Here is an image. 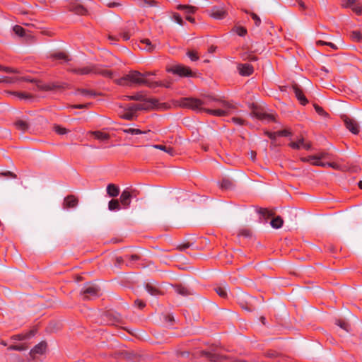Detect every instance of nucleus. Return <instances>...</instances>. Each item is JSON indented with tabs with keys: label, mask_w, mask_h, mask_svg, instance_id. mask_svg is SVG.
Masks as SVG:
<instances>
[{
	"label": "nucleus",
	"mask_w": 362,
	"mask_h": 362,
	"mask_svg": "<svg viewBox=\"0 0 362 362\" xmlns=\"http://www.w3.org/2000/svg\"><path fill=\"white\" fill-rule=\"evenodd\" d=\"M1 175L5 177H10L11 178H16L17 175L11 171H6L4 173H2Z\"/></svg>",
	"instance_id": "nucleus-58"
},
{
	"label": "nucleus",
	"mask_w": 362,
	"mask_h": 362,
	"mask_svg": "<svg viewBox=\"0 0 362 362\" xmlns=\"http://www.w3.org/2000/svg\"><path fill=\"white\" fill-rule=\"evenodd\" d=\"M346 127L354 134H358L359 133V125L358 122L346 115L342 117Z\"/></svg>",
	"instance_id": "nucleus-6"
},
{
	"label": "nucleus",
	"mask_w": 362,
	"mask_h": 362,
	"mask_svg": "<svg viewBox=\"0 0 362 362\" xmlns=\"http://www.w3.org/2000/svg\"><path fill=\"white\" fill-rule=\"evenodd\" d=\"M152 146L154 148L166 152L167 153H168L170 156H174L175 153L174 148L170 147V146H164V145H159V144L153 145Z\"/></svg>",
	"instance_id": "nucleus-24"
},
{
	"label": "nucleus",
	"mask_w": 362,
	"mask_h": 362,
	"mask_svg": "<svg viewBox=\"0 0 362 362\" xmlns=\"http://www.w3.org/2000/svg\"><path fill=\"white\" fill-rule=\"evenodd\" d=\"M235 33L241 37L245 36L247 34V29L243 26H238L235 28Z\"/></svg>",
	"instance_id": "nucleus-44"
},
{
	"label": "nucleus",
	"mask_w": 362,
	"mask_h": 362,
	"mask_svg": "<svg viewBox=\"0 0 362 362\" xmlns=\"http://www.w3.org/2000/svg\"><path fill=\"white\" fill-rule=\"evenodd\" d=\"M145 288L148 293H149L152 296H158L160 295L162 293L160 291V289L154 284L151 283H147L145 285Z\"/></svg>",
	"instance_id": "nucleus-19"
},
{
	"label": "nucleus",
	"mask_w": 362,
	"mask_h": 362,
	"mask_svg": "<svg viewBox=\"0 0 362 362\" xmlns=\"http://www.w3.org/2000/svg\"><path fill=\"white\" fill-rule=\"evenodd\" d=\"M117 83L120 86L143 85L146 84L147 81L144 78V75L141 72L130 71L129 74L119 78L117 81Z\"/></svg>",
	"instance_id": "nucleus-3"
},
{
	"label": "nucleus",
	"mask_w": 362,
	"mask_h": 362,
	"mask_svg": "<svg viewBox=\"0 0 362 362\" xmlns=\"http://www.w3.org/2000/svg\"><path fill=\"white\" fill-rule=\"evenodd\" d=\"M91 105H92L91 103H88L86 104L74 105L72 106V107L76 108V109H83V108H88Z\"/></svg>",
	"instance_id": "nucleus-53"
},
{
	"label": "nucleus",
	"mask_w": 362,
	"mask_h": 362,
	"mask_svg": "<svg viewBox=\"0 0 362 362\" xmlns=\"http://www.w3.org/2000/svg\"><path fill=\"white\" fill-rule=\"evenodd\" d=\"M232 120L233 122L239 125H243L245 124V121L239 117H233Z\"/></svg>",
	"instance_id": "nucleus-59"
},
{
	"label": "nucleus",
	"mask_w": 362,
	"mask_h": 362,
	"mask_svg": "<svg viewBox=\"0 0 362 362\" xmlns=\"http://www.w3.org/2000/svg\"><path fill=\"white\" fill-rule=\"evenodd\" d=\"M232 185V182L228 180H223L221 182V187L223 189H229Z\"/></svg>",
	"instance_id": "nucleus-46"
},
{
	"label": "nucleus",
	"mask_w": 362,
	"mask_h": 362,
	"mask_svg": "<svg viewBox=\"0 0 362 362\" xmlns=\"http://www.w3.org/2000/svg\"><path fill=\"white\" fill-rule=\"evenodd\" d=\"M127 98L131 100L142 101L144 103H145L146 101H147L148 100V99H146L145 96L143 94L139 93H138L135 95H133L127 96Z\"/></svg>",
	"instance_id": "nucleus-33"
},
{
	"label": "nucleus",
	"mask_w": 362,
	"mask_h": 362,
	"mask_svg": "<svg viewBox=\"0 0 362 362\" xmlns=\"http://www.w3.org/2000/svg\"><path fill=\"white\" fill-rule=\"evenodd\" d=\"M315 159H316V156H309L308 158H302V160L303 162H313V161H315Z\"/></svg>",
	"instance_id": "nucleus-61"
},
{
	"label": "nucleus",
	"mask_w": 362,
	"mask_h": 362,
	"mask_svg": "<svg viewBox=\"0 0 362 362\" xmlns=\"http://www.w3.org/2000/svg\"><path fill=\"white\" fill-rule=\"evenodd\" d=\"M134 304L136 306H137L140 309H143L146 306V303L139 299H137L134 301Z\"/></svg>",
	"instance_id": "nucleus-56"
},
{
	"label": "nucleus",
	"mask_w": 362,
	"mask_h": 362,
	"mask_svg": "<svg viewBox=\"0 0 362 362\" xmlns=\"http://www.w3.org/2000/svg\"><path fill=\"white\" fill-rule=\"evenodd\" d=\"M216 293L221 298H226L228 296V286L226 284L218 285L214 288Z\"/></svg>",
	"instance_id": "nucleus-17"
},
{
	"label": "nucleus",
	"mask_w": 362,
	"mask_h": 362,
	"mask_svg": "<svg viewBox=\"0 0 362 362\" xmlns=\"http://www.w3.org/2000/svg\"><path fill=\"white\" fill-rule=\"evenodd\" d=\"M175 291L176 292L178 293V294H180L182 296H188L190 294L189 291H188V289L185 287H183L182 286H178L176 287L175 288Z\"/></svg>",
	"instance_id": "nucleus-40"
},
{
	"label": "nucleus",
	"mask_w": 362,
	"mask_h": 362,
	"mask_svg": "<svg viewBox=\"0 0 362 362\" xmlns=\"http://www.w3.org/2000/svg\"><path fill=\"white\" fill-rule=\"evenodd\" d=\"M201 356H205V357L208 358L211 361L220 362V361L218 359V356L216 354H214V353H211V352H209V351H202L201 352Z\"/></svg>",
	"instance_id": "nucleus-29"
},
{
	"label": "nucleus",
	"mask_w": 362,
	"mask_h": 362,
	"mask_svg": "<svg viewBox=\"0 0 362 362\" xmlns=\"http://www.w3.org/2000/svg\"><path fill=\"white\" fill-rule=\"evenodd\" d=\"M351 9L354 12H355L358 15H361L362 13V8L359 4H354L351 6Z\"/></svg>",
	"instance_id": "nucleus-50"
},
{
	"label": "nucleus",
	"mask_w": 362,
	"mask_h": 362,
	"mask_svg": "<svg viewBox=\"0 0 362 362\" xmlns=\"http://www.w3.org/2000/svg\"><path fill=\"white\" fill-rule=\"evenodd\" d=\"M122 131L124 133L130 134L132 135L141 134L146 133V132H143V131L140 130L139 129H135V128L124 129Z\"/></svg>",
	"instance_id": "nucleus-35"
},
{
	"label": "nucleus",
	"mask_w": 362,
	"mask_h": 362,
	"mask_svg": "<svg viewBox=\"0 0 362 362\" xmlns=\"http://www.w3.org/2000/svg\"><path fill=\"white\" fill-rule=\"evenodd\" d=\"M121 117L122 118L127 120H132L134 119V113L131 112H127L123 114Z\"/></svg>",
	"instance_id": "nucleus-54"
},
{
	"label": "nucleus",
	"mask_w": 362,
	"mask_h": 362,
	"mask_svg": "<svg viewBox=\"0 0 362 362\" xmlns=\"http://www.w3.org/2000/svg\"><path fill=\"white\" fill-rule=\"evenodd\" d=\"M354 3L355 0H343L341 6L344 8H351Z\"/></svg>",
	"instance_id": "nucleus-47"
},
{
	"label": "nucleus",
	"mask_w": 362,
	"mask_h": 362,
	"mask_svg": "<svg viewBox=\"0 0 362 362\" xmlns=\"http://www.w3.org/2000/svg\"><path fill=\"white\" fill-rule=\"evenodd\" d=\"M336 325L340 327L341 329L345 330L346 332H349L350 325L348 322L341 320H337L336 321Z\"/></svg>",
	"instance_id": "nucleus-36"
},
{
	"label": "nucleus",
	"mask_w": 362,
	"mask_h": 362,
	"mask_svg": "<svg viewBox=\"0 0 362 362\" xmlns=\"http://www.w3.org/2000/svg\"><path fill=\"white\" fill-rule=\"evenodd\" d=\"M69 9L70 11L78 15H85L87 13L86 8L83 6L77 3L71 4Z\"/></svg>",
	"instance_id": "nucleus-13"
},
{
	"label": "nucleus",
	"mask_w": 362,
	"mask_h": 362,
	"mask_svg": "<svg viewBox=\"0 0 362 362\" xmlns=\"http://www.w3.org/2000/svg\"><path fill=\"white\" fill-rule=\"evenodd\" d=\"M187 55L192 62L197 61L199 59L197 52L194 50L188 51Z\"/></svg>",
	"instance_id": "nucleus-42"
},
{
	"label": "nucleus",
	"mask_w": 362,
	"mask_h": 362,
	"mask_svg": "<svg viewBox=\"0 0 362 362\" xmlns=\"http://www.w3.org/2000/svg\"><path fill=\"white\" fill-rule=\"evenodd\" d=\"M143 4V6H147L150 7L158 6V3L156 0H139Z\"/></svg>",
	"instance_id": "nucleus-37"
},
{
	"label": "nucleus",
	"mask_w": 362,
	"mask_h": 362,
	"mask_svg": "<svg viewBox=\"0 0 362 362\" xmlns=\"http://www.w3.org/2000/svg\"><path fill=\"white\" fill-rule=\"evenodd\" d=\"M15 127L17 129L25 132L29 128V124L23 120H18L14 123Z\"/></svg>",
	"instance_id": "nucleus-25"
},
{
	"label": "nucleus",
	"mask_w": 362,
	"mask_h": 362,
	"mask_svg": "<svg viewBox=\"0 0 362 362\" xmlns=\"http://www.w3.org/2000/svg\"><path fill=\"white\" fill-rule=\"evenodd\" d=\"M240 57L243 60H249L255 62L257 60V57L252 53L249 52H245L241 54Z\"/></svg>",
	"instance_id": "nucleus-30"
},
{
	"label": "nucleus",
	"mask_w": 362,
	"mask_h": 362,
	"mask_svg": "<svg viewBox=\"0 0 362 362\" xmlns=\"http://www.w3.org/2000/svg\"><path fill=\"white\" fill-rule=\"evenodd\" d=\"M51 57L53 59L63 60L65 62H67L69 60L68 58V56L63 52H59L52 54H51Z\"/></svg>",
	"instance_id": "nucleus-31"
},
{
	"label": "nucleus",
	"mask_w": 362,
	"mask_h": 362,
	"mask_svg": "<svg viewBox=\"0 0 362 362\" xmlns=\"http://www.w3.org/2000/svg\"><path fill=\"white\" fill-rule=\"evenodd\" d=\"M46 349L47 343L45 341H41L31 349L30 354L33 357L35 354H42L45 352Z\"/></svg>",
	"instance_id": "nucleus-14"
},
{
	"label": "nucleus",
	"mask_w": 362,
	"mask_h": 362,
	"mask_svg": "<svg viewBox=\"0 0 362 362\" xmlns=\"http://www.w3.org/2000/svg\"><path fill=\"white\" fill-rule=\"evenodd\" d=\"M125 259L130 261H137L139 259V256L137 255H126Z\"/></svg>",
	"instance_id": "nucleus-55"
},
{
	"label": "nucleus",
	"mask_w": 362,
	"mask_h": 362,
	"mask_svg": "<svg viewBox=\"0 0 362 362\" xmlns=\"http://www.w3.org/2000/svg\"><path fill=\"white\" fill-rule=\"evenodd\" d=\"M17 80H20V81H26V82H34V80L30 78V77H21V78H16Z\"/></svg>",
	"instance_id": "nucleus-62"
},
{
	"label": "nucleus",
	"mask_w": 362,
	"mask_h": 362,
	"mask_svg": "<svg viewBox=\"0 0 362 362\" xmlns=\"http://www.w3.org/2000/svg\"><path fill=\"white\" fill-rule=\"evenodd\" d=\"M257 212L266 221L274 215V212L272 210L267 208H259L257 209Z\"/></svg>",
	"instance_id": "nucleus-18"
},
{
	"label": "nucleus",
	"mask_w": 362,
	"mask_h": 362,
	"mask_svg": "<svg viewBox=\"0 0 362 362\" xmlns=\"http://www.w3.org/2000/svg\"><path fill=\"white\" fill-rule=\"evenodd\" d=\"M292 88L295 93V95L300 103L303 105H305L308 103V100L305 96L303 90L300 88V87L297 84H293L292 86Z\"/></svg>",
	"instance_id": "nucleus-9"
},
{
	"label": "nucleus",
	"mask_w": 362,
	"mask_h": 362,
	"mask_svg": "<svg viewBox=\"0 0 362 362\" xmlns=\"http://www.w3.org/2000/svg\"><path fill=\"white\" fill-rule=\"evenodd\" d=\"M165 321L169 324V325H172L174 322V317L170 315H167L165 316Z\"/></svg>",
	"instance_id": "nucleus-57"
},
{
	"label": "nucleus",
	"mask_w": 362,
	"mask_h": 362,
	"mask_svg": "<svg viewBox=\"0 0 362 362\" xmlns=\"http://www.w3.org/2000/svg\"><path fill=\"white\" fill-rule=\"evenodd\" d=\"M107 194L111 197H116L119 194V187L115 184H108L106 188Z\"/></svg>",
	"instance_id": "nucleus-16"
},
{
	"label": "nucleus",
	"mask_w": 362,
	"mask_h": 362,
	"mask_svg": "<svg viewBox=\"0 0 362 362\" xmlns=\"http://www.w3.org/2000/svg\"><path fill=\"white\" fill-rule=\"evenodd\" d=\"M283 223H284V221H283L282 218L279 216L274 218L271 221V226H272V228H276V229L280 228L283 226Z\"/></svg>",
	"instance_id": "nucleus-28"
},
{
	"label": "nucleus",
	"mask_w": 362,
	"mask_h": 362,
	"mask_svg": "<svg viewBox=\"0 0 362 362\" xmlns=\"http://www.w3.org/2000/svg\"><path fill=\"white\" fill-rule=\"evenodd\" d=\"M90 133L94 136L95 139L100 141H107L110 139L109 134L103 132L101 131H94L90 132Z\"/></svg>",
	"instance_id": "nucleus-21"
},
{
	"label": "nucleus",
	"mask_w": 362,
	"mask_h": 362,
	"mask_svg": "<svg viewBox=\"0 0 362 362\" xmlns=\"http://www.w3.org/2000/svg\"><path fill=\"white\" fill-rule=\"evenodd\" d=\"M173 20L180 25H183L184 24V21L179 13H175L173 14Z\"/></svg>",
	"instance_id": "nucleus-48"
},
{
	"label": "nucleus",
	"mask_w": 362,
	"mask_h": 362,
	"mask_svg": "<svg viewBox=\"0 0 362 362\" xmlns=\"http://www.w3.org/2000/svg\"><path fill=\"white\" fill-rule=\"evenodd\" d=\"M78 203V199L75 195H68L64 199L63 207L64 209L74 208L77 206Z\"/></svg>",
	"instance_id": "nucleus-10"
},
{
	"label": "nucleus",
	"mask_w": 362,
	"mask_h": 362,
	"mask_svg": "<svg viewBox=\"0 0 362 362\" xmlns=\"http://www.w3.org/2000/svg\"><path fill=\"white\" fill-rule=\"evenodd\" d=\"M177 8L178 10H185L187 14L194 13L197 10L194 6L182 4L178 5Z\"/></svg>",
	"instance_id": "nucleus-32"
},
{
	"label": "nucleus",
	"mask_w": 362,
	"mask_h": 362,
	"mask_svg": "<svg viewBox=\"0 0 362 362\" xmlns=\"http://www.w3.org/2000/svg\"><path fill=\"white\" fill-rule=\"evenodd\" d=\"M26 349H27V347L23 345H11L8 348V349L16 350V351H23V350H25Z\"/></svg>",
	"instance_id": "nucleus-52"
},
{
	"label": "nucleus",
	"mask_w": 362,
	"mask_h": 362,
	"mask_svg": "<svg viewBox=\"0 0 362 362\" xmlns=\"http://www.w3.org/2000/svg\"><path fill=\"white\" fill-rule=\"evenodd\" d=\"M250 15L254 21L255 25L257 27L259 26L262 22L260 18L253 12L250 13Z\"/></svg>",
	"instance_id": "nucleus-45"
},
{
	"label": "nucleus",
	"mask_w": 362,
	"mask_h": 362,
	"mask_svg": "<svg viewBox=\"0 0 362 362\" xmlns=\"http://www.w3.org/2000/svg\"><path fill=\"white\" fill-rule=\"evenodd\" d=\"M312 165L316 166H322V167H330L333 169L338 170L339 168V165L336 163H324L320 160H315L312 162Z\"/></svg>",
	"instance_id": "nucleus-23"
},
{
	"label": "nucleus",
	"mask_w": 362,
	"mask_h": 362,
	"mask_svg": "<svg viewBox=\"0 0 362 362\" xmlns=\"http://www.w3.org/2000/svg\"><path fill=\"white\" fill-rule=\"evenodd\" d=\"M120 204L118 199H112L108 203V209L110 211H119L121 209Z\"/></svg>",
	"instance_id": "nucleus-26"
},
{
	"label": "nucleus",
	"mask_w": 362,
	"mask_h": 362,
	"mask_svg": "<svg viewBox=\"0 0 362 362\" xmlns=\"http://www.w3.org/2000/svg\"><path fill=\"white\" fill-rule=\"evenodd\" d=\"M99 289L98 287L95 286H89L86 287L83 291V294L85 295L84 298H87L86 295L90 296H97L98 293Z\"/></svg>",
	"instance_id": "nucleus-22"
},
{
	"label": "nucleus",
	"mask_w": 362,
	"mask_h": 362,
	"mask_svg": "<svg viewBox=\"0 0 362 362\" xmlns=\"http://www.w3.org/2000/svg\"><path fill=\"white\" fill-rule=\"evenodd\" d=\"M189 247V244L186 243V244L180 245L179 246H177V249L182 251V250H185V249L188 248Z\"/></svg>",
	"instance_id": "nucleus-63"
},
{
	"label": "nucleus",
	"mask_w": 362,
	"mask_h": 362,
	"mask_svg": "<svg viewBox=\"0 0 362 362\" xmlns=\"http://www.w3.org/2000/svg\"><path fill=\"white\" fill-rule=\"evenodd\" d=\"M289 146L293 149H300L304 148L305 150H308L311 147L310 143L305 142L304 139H300L296 142H291Z\"/></svg>",
	"instance_id": "nucleus-12"
},
{
	"label": "nucleus",
	"mask_w": 362,
	"mask_h": 362,
	"mask_svg": "<svg viewBox=\"0 0 362 362\" xmlns=\"http://www.w3.org/2000/svg\"><path fill=\"white\" fill-rule=\"evenodd\" d=\"M53 129H54V132L59 135H64V134H67L69 132L65 127H63L58 124H54L53 127Z\"/></svg>",
	"instance_id": "nucleus-34"
},
{
	"label": "nucleus",
	"mask_w": 362,
	"mask_h": 362,
	"mask_svg": "<svg viewBox=\"0 0 362 362\" xmlns=\"http://www.w3.org/2000/svg\"><path fill=\"white\" fill-rule=\"evenodd\" d=\"M13 30L15 33V34H16L17 35H18L20 37H23L25 35V29L20 25H15L13 28Z\"/></svg>",
	"instance_id": "nucleus-39"
},
{
	"label": "nucleus",
	"mask_w": 362,
	"mask_h": 362,
	"mask_svg": "<svg viewBox=\"0 0 362 362\" xmlns=\"http://www.w3.org/2000/svg\"><path fill=\"white\" fill-rule=\"evenodd\" d=\"M252 115L260 120H274V117L272 115H269L257 108H255L252 112Z\"/></svg>",
	"instance_id": "nucleus-11"
},
{
	"label": "nucleus",
	"mask_w": 362,
	"mask_h": 362,
	"mask_svg": "<svg viewBox=\"0 0 362 362\" xmlns=\"http://www.w3.org/2000/svg\"><path fill=\"white\" fill-rule=\"evenodd\" d=\"M140 42L145 45L143 49L147 52H151L155 49L156 46L151 43L149 39H143Z\"/></svg>",
	"instance_id": "nucleus-27"
},
{
	"label": "nucleus",
	"mask_w": 362,
	"mask_h": 362,
	"mask_svg": "<svg viewBox=\"0 0 362 362\" xmlns=\"http://www.w3.org/2000/svg\"><path fill=\"white\" fill-rule=\"evenodd\" d=\"M76 94L82 95L86 98H93L97 96L98 94L92 90L80 88L76 90Z\"/></svg>",
	"instance_id": "nucleus-20"
},
{
	"label": "nucleus",
	"mask_w": 362,
	"mask_h": 362,
	"mask_svg": "<svg viewBox=\"0 0 362 362\" xmlns=\"http://www.w3.org/2000/svg\"><path fill=\"white\" fill-rule=\"evenodd\" d=\"M120 35L124 40L127 41L130 39L132 35L128 30H124L121 33Z\"/></svg>",
	"instance_id": "nucleus-49"
},
{
	"label": "nucleus",
	"mask_w": 362,
	"mask_h": 362,
	"mask_svg": "<svg viewBox=\"0 0 362 362\" xmlns=\"http://www.w3.org/2000/svg\"><path fill=\"white\" fill-rule=\"evenodd\" d=\"M351 37L356 42H361L362 40V35L357 30L351 32Z\"/></svg>",
	"instance_id": "nucleus-43"
},
{
	"label": "nucleus",
	"mask_w": 362,
	"mask_h": 362,
	"mask_svg": "<svg viewBox=\"0 0 362 362\" xmlns=\"http://www.w3.org/2000/svg\"><path fill=\"white\" fill-rule=\"evenodd\" d=\"M210 16L216 20H221L226 16V12L223 8H213Z\"/></svg>",
	"instance_id": "nucleus-15"
},
{
	"label": "nucleus",
	"mask_w": 362,
	"mask_h": 362,
	"mask_svg": "<svg viewBox=\"0 0 362 362\" xmlns=\"http://www.w3.org/2000/svg\"><path fill=\"white\" fill-rule=\"evenodd\" d=\"M290 132L288 131V130H281V131H279L277 132V135L278 136H287L288 135H290Z\"/></svg>",
	"instance_id": "nucleus-60"
},
{
	"label": "nucleus",
	"mask_w": 362,
	"mask_h": 362,
	"mask_svg": "<svg viewBox=\"0 0 362 362\" xmlns=\"http://www.w3.org/2000/svg\"><path fill=\"white\" fill-rule=\"evenodd\" d=\"M182 107L190 108L198 112H205L217 117L226 116L233 105L225 100H218L210 97L202 100L194 98H183L180 100Z\"/></svg>",
	"instance_id": "nucleus-1"
},
{
	"label": "nucleus",
	"mask_w": 362,
	"mask_h": 362,
	"mask_svg": "<svg viewBox=\"0 0 362 362\" xmlns=\"http://www.w3.org/2000/svg\"><path fill=\"white\" fill-rule=\"evenodd\" d=\"M297 3H298V6H299L301 9L305 10V9L306 8L304 2H303L302 0H298V1H297Z\"/></svg>",
	"instance_id": "nucleus-64"
},
{
	"label": "nucleus",
	"mask_w": 362,
	"mask_h": 362,
	"mask_svg": "<svg viewBox=\"0 0 362 362\" xmlns=\"http://www.w3.org/2000/svg\"><path fill=\"white\" fill-rule=\"evenodd\" d=\"M313 107L316 111V112L319 115H321V116H323V117H327L328 116V114L327 112H326L324 109L318 105L317 104H314L313 105Z\"/></svg>",
	"instance_id": "nucleus-41"
},
{
	"label": "nucleus",
	"mask_w": 362,
	"mask_h": 362,
	"mask_svg": "<svg viewBox=\"0 0 362 362\" xmlns=\"http://www.w3.org/2000/svg\"><path fill=\"white\" fill-rule=\"evenodd\" d=\"M132 192L129 188L124 189L119 197V202L123 209H128L131 204Z\"/></svg>",
	"instance_id": "nucleus-7"
},
{
	"label": "nucleus",
	"mask_w": 362,
	"mask_h": 362,
	"mask_svg": "<svg viewBox=\"0 0 362 362\" xmlns=\"http://www.w3.org/2000/svg\"><path fill=\"white\" fill-rule=\"evenodd\" d=\"M237 68L239 74L243 76H249L254 72V68L250 64H240Z\"/></svg>",
	"instance_id": "nucleus-8"
},
{
	"label": "nucleus",
	"mask_w": 362,
	"mask_h": 362,
	"mask_svg": "<svg viewBox=\"0 0 362 362\" xmlns=\"http://www.w3.org/2000/svg\"><path fill=\"white\" fill-rule=\"evenodd\" d=\"M0 71H4L5 73H14V74H19L20 71L16 69H13L9 66H4L0 64Z\"/></svg>",
	"instance_id": "nucleus-38"
},
{
	"label": "nucleus",
	"mask_w": 362,
	"mask_h": 362,
	"mask_svg": "<svg viewBox=\"0 0 362 362\" xmlns=\"http://www.w3.org/2000/svg\"><path fill=\"white\" fill-rule=\"evenodd\" d=\"M158 103V100L156 99H148L145 103H139V104H132L127 107L129 112H135L139 110H146L152 108L155 106Z\"/></svg>",
	"instance_id": "nucleus-5"
},
{
	"label": "nucleus",
	"mask_w": 362,
	"mask_h": 362,
	"mask_svg": "<svg viewBox=\"0 0 362 362\" xmlns=\"http://www.w3.org/2000/svg\"><path fill=\"white\" fill-rule=\"evenodd\" d=\"M167 71L180 77H194L195 76L189 67L182 64L174 65L167 69Z\"/></svg>",
	"instance_id": "nucleus-4"
},
{
	"label": "nucleus",
	"mask_w": 362,
	"mask_h": 362,
	"mask_svg": "<svg viewBox=\"0 0 362 362\" xmlns=\"http://www.w3.org/2000/svg\"><path fill=\"white\" fill-rule=\"evenodd\" d=\"M13 94L17 95L20 99H27V98H31V95L26 93L16 92V93H14Z\"/></svg>",
	"instance_id": "nucleus-51"
},
{
	"label": "nucleus",
	"mask_w": 362,
	"mask_h": 362,
	"mask_svg": "<svg viewBox=\"0 0 362 362\" xmlns=\"http://www.w3.org/2000/svg\"><path fill=\"white\" fill-rule=\"evenodd\" d=\"M70 71L78 75H99L111 78L113 73L101 64H90L87 66L70 69Z\"/></svg>",
	"instance_id": "nucleus-2"
}]
</instances>
